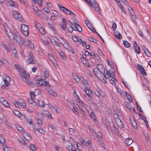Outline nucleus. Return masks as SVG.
<instances>
[{
  "label": "nucleus",
  "mask_w": 151,
  "mask_h": 151,
  "mask_svg": "<svg viewBox=\"0 0 151 151\" xmlns=\"http://www.w3.org/2000/svg\"><path fill=\"white\" fill-rule=\"evenodd\" d=\"M26 45H27L28 47L31 49H33L34 48V45L33 43L30 41L27 40L25 42Z\"/></svg>",
  "instance_id": "nucleus-19"
},
{
  "label": "nucleus",
  "mask_w": 151,
  "mask_h": 151,
  "mask_svg": "<svg viewBox=\"0 0 151 151\" xmlns=\"http://www.w3.org/2000/svg\"><path fill=\"white\" fill-rule=\"evenodd\" d=\"M123 44L127 47H130V44L129 42L126 41H123Z\"/></svg>",
  "instance_id": "nucleus-54"
},
{
  "label": "nucleus",
  "mask_w": 151,
  "mask_h": 151,
  "mask_svg": "<svg viewBox=\"0 0 151 151\" xmlns=\"http://www.w3.org/2000/svg\"><path fill=\"white\" fill-rule=\"evenodd\" d=\"M3 145V149L4 151H11V149L8 147L5 146V144Z\"/></svg>",
  "instance_id": "nucleus-52"
},
{
  "label": "nucleus",
  "mask_w": 151,
  "mask_h": 151,
  "mask_svg": "<svg viewBox=\"0 0 151 151\" xmlns=\"http://www.w3.org/2000/svg\"><path fill=\"white\" fill-rule=\"evenodd\" d=\"M76 145L77 148V151L79 150H82L83 147L80 144L77 143Z\"/></svg>",
  "instance_id": "nucleus-62"
},
{
  "label": "nucleus",
  "mask_w": 151,
  "mask_h": 151,
  "mask_svg": "<svg viewBox=\"0 0 151 151\" xmlns=\"http://www.w3.org/2000/svg\"><path fill=\"white\" fill-rule=\"evenodd\" d=\"M37 103L39 106L41 107L42 108H43L45 106V104L42 101H41L40 100V99H37Z\"/></svg>",
  "instance_id": "nucleus-28"
},
{
  "label": "nucleus",
  "mask_w": 151,
  "mask_h": 151,
  "mask_svg": "<svg viewBox=\"0 0 151 151\" xmlns=\"http://www.w3.org/2000/svg\"><path fill=\"white\" fill-rule=\"evenodd\" d=\"M58 7L60 9L61 11L64 12L66 14H70L72 15H74L75 14L73 12L70 11L66 8L62 6L61 4H58Z\"/></svg>",
  "instance_id": "nucleus-5"
},
{
  "label": "nucleus",
  "mask_w": 151,
  "mask_h": 151,
  "mask_svg": "<svg viewBox=\"0 0 151 151\" xmlns=\"http://www.w3.org/2000/svg\"><path fill=\"white\" fill-rule=\"evenodd\" d=\"M49 27L52 29L53 31L56 34V31L54 25L52 24H48Z\"/></svg>",
  "instance_id": "nucleus-41"
},
{
  "label": "nucleus",
  "mask_w": 151,
  "mask_h": 151,
  "mask_svg": "<svg viewBox=\"0 0 151 151\" xmlns=\"http://www.w3.org/2000/svg\"><path fill=\"white\" fill-rule=\"evenodd\" d=\"M73 95L74 96H75L76 99L78 101L80 100V99L79 98V96L77 95L76 92L75 90H74V91Z\"/></svg>",
  "instance_id": "nucleus-45"
},
{
  "label": "nucleus",
  "mask_w": 151,
  "mask_h": 151,
  "mask_svg": "<svg viewBox=\"0 0 151 151\" xmlns=\"http://www.w3.org/2000/svg\"><path fill=\"white\" fill-rule=\"evenodd\" d=\"M13 113L15 115L19 117H20L22 116L21 114L19 111H18L14 110L13 111Z\"/></svg>",
  "instance_id": "nucleus-42"
},
{
  "label": "nucleus",
  "mask_w": 151,
  "mask_h": 151,
  "mask_svg": "<svg viewBox=\"0 0 151 151\" xmlns=\"http://www.w3.org/2000/svg\"><path fill=\"white\" fill-rule=\"evenodd\" d=\"M51 41L52 43H53L54 45L58 47L59 46V44L57 42V41L54 39H51Z\"/></svg>",
  "instance_id": "nucleus-56"
},
{
  "label": "nucleus",
  "mask_w": 151,
  "mask_h": 151,
  "mask_svg": "<svg viewBox=\"0 0 151 151\" xmlns=\"http://www.w3.org/2000/svg\"><path fill=\"white\" fill-rule=\"evenodd\" d=\"M114 132L117 135H120V133L119 130L116 127H114Z\"/></svg>",
  "instance_id": "nucleus-59"
},
{
  "label": "nucleus",
  "mask_w": 151,
  "mask_h": 151,
  "mask_svg": "<svg viewBox=\"0 0 151 151\" xmlns=\"http://www.w3.org/2000/svg\"><path fill=\"white\" fill-rule=\"evenodd\" d=\"M4 26L5 32L11 40L14 41H16L18 42L22 40V39L21 38V37L19 33H16L14 34L7 26L5 27V24Z\"/></svg>",
  "instance_id": "nucleus-2"
},
{
  "label": "nucleus",
  "mask_w": 151,
  "mask_h": 151,
  "mask_svg": "<svg viewBox=\"0 0 151 151\" xmlns=\"http://www.w3.org/2000/svg\"><path fill=\"white\" fill-rule=\"evenodd\" d=\"M29 147L33 151H36L37 150L36 147L33 144L30 145Z\"/></svg>",
  "instance_id": "nucleus-39"
},
{
  "label": "nucleus",
  "mask_w": 151,
  "mask_h": 151,
  "mask_svg": "<svg viewBox=\"0 0 151 151\" xmlns=\"http://www.w3.org/2000/svg\"><path fill=\"white\" fill-rule=\"evenodd\" d=\"M0 142L2 145H4L6 143L4 139L1 134H0Z\"/></svg>",
  "instance_id": "nucleus-33"
},
{
  "label": "nucleus",
  "mask_w": 151,
  "mask_h": 151,
  "mask_svg": "<svg viewBox=\"0 0 151 151\" xmlns=\"http://www.w3.org/2000/svg\"><path fill=\"white\" fill-rule=\"evenodd\" d=\"M124 105H125L126 107L129 110H131L132 109L133 111H134V113H135V109L134 108H132V106L130 104L129 102H125L124 103Z\"/></svg>",
  "instance_id": "nucleus-25"
},
{
  "label": "nucleus",
  "mask_w": 151,
  "mask_h": 151,
  "mask_svg": "<svg viewBox=\"0 0 151 151\" xmlns=\"http://www.w3.org/2000/svg\"><path fill=\"white\" fill-rule=\"evenodd\" d=\"M2 121L5 124L7 125H9L8 123L7 122V119L6 117H4L1 119Z\"/></svg>",
  "instance_id": "nucleus-53"
},
{
  "label": "nucleus",
  "mask_w": 151,
  "mask_h": 151,
  "mask_svg": "<svg viewBox=\"0 0 151 151\" xmlns=\"http://www.w3.org/2000/svg\"><path fill=\"white\" fill-rule=\"evenodd\" d=\"M116 87L118 93H120L122 95H123L124 94L123 91H122L121 89L120 88H119V87L117 86H116Z\"/></svg>",
  "instance_id": "nucleus-49"
},
{
  "label": "nucleus",
  "mask_w": 151,
  "mask_h": 151,
  "mask_svg": "<svg viewBox=\"0 0 151 151\" xmlns=\"http://www.w3.org/2000/svg\"><path fill=\"white\" fill-rule=\"evenodd\" d=\"M3 79L4 81L5 84L4 86L2 87V89H3V87L7 86L9 85V83L11 81V79L10 77L8 76L5 74H3L2 76Z\"/></svg>",
  "instance_id": "nucleus-7"
},
{
  "label": "nucleus",
  "mask_w": 151,
  "mask_h": 151,
  "mask_svg": "<svg viewBox=\"0 0 151 151\" xmlns=\"http://www.w3.org/2000/svg\"><path fill=\"white\" fill-rule=\"evenodd\" d=\"M22 133L23 137L27 140L28 141H30L31 140V137L30 135L28 133L24 132Z\"/></svg>",
  "instance_id": "nucleus-20"
},
{
  "label": "nucleus",
  "mask_w": 151,
  "mask_h": 151,
  "mask_svg": "<svg viewBox=\"0 0 151 151\" xmlns=\"http://www.w3.org/2000/svg\"><path fill=\"white\" fill-rule=\"evenodd\" d=\"M74 24L78 31L79 32H81L82 31V29L80 26L76 23H75Z\"/></svg>",
  "instance_id": "nucleus-37"
},
{
  "label": "nucleus",
  "mask_w": 151,
  "mask_h": 151,
  "mask_svg": "<svg viewBox=\"0 0 151 151\" xmlns=\"http://www.w3.org/2000/svg\"><path fill=\"white\" fill-rule=\"evenodd\" d=\"M20 107L22 109H24L26 106V104L23 101L19 102Z\"/></svg>",
  "instance_id": "nucleus-51"
},
{
  "label": "nucleus",
  "mask_w": 151,
  "mask_h": 151,
  "mask_svg": "<svg viewBox=\"0 0 151 151\" xmlns=\"http://www.w3.org/2000/svg\"><path fill=\"white\" fill-rule=\"evenodd\" d=\"M13 14L16 19L20 22L22 21L23 18L22 15L18 11H14L13 12Z\"/></svg>",
  "instance_id": "nucleus-10"
},
{
  "label": "nucleus",
  "mask_w": 151,
  "mask_h": 151,
  "mask_svg": "<svg viewBox=\"0 0 151 151\" xmlns=\"http://www.w3.org/2000/svg\"><path fill=\"white\" fill-rule=\"evenodd\" d=\"M0 142L2 145H4L6 143L4 139L1 134H0Z\"/></svg>",
  "instance_id": "nucleus-35"
},
{
  "label": "nucleus",
  "mask_w": 151,
  "mask_h": 151,
  "mask_svg": "<svg viewBox=\"0 0 151 151\" xmlns=\"http://www.w3.org/2000/svg\"><path fill=\"white\" fill-rule=\"evenodd\" d=\"M103 68V66L102 64H99L97 65V68L99 70V71H100V72L102 71Z\"/></svg>",
  "instance_id": "nucleus-40"
},
{
  "label": "nucleus",
  "mask_w": 151,
  "mask_h": 151,
  "mask_svg": "<svg viewBox=\"0 0 151 151\" xmlns=\"http://www.w3.org/2000/svg\"><path fill=\"white\" fill-rule=\"evenodd\" d=\"M29 103L32 104L35 106H36L37 105V104L35 103L34 102L33 99H30L29 100Z\"/></svg>",
  "instance_id": "nucleus-64"
},
{
  "label": "nucleus",
  "mask_w": 151,
  "mask_h": 151,
  "mask_svg": "<svg viewBox=\"0 0 151 151\" xmlns=\"http://www.w3.org/2000/svg\"><path fill=\"white\" fill-rule=\"evenodd\" d=\"M64 46L65 48L67 49L68 51L70 52L72 54H74V51L73 50V49L68 43H65L64 44Z\"/></svg>",
  "instance_id": "nucleus-18"
},
{
  "label": "nucleus",
  "mask_w": 151,
  "mask_h": 151,
  "mask_svg": "<svg viewBox=\"0 0 151 151\" xmlns=\"http://www.w3.org/2000/svg\"><path fill=\"white\" fill-rule=\"evenodd\" d=\"M134 48L135 52L139 54L140 53V48L135 41L134 42Z\"/></svg>",
  "instance_id": "nucleus-15"
},
{
  "label": "nucleus",
  "mask_w": 151,
  "mask_h": 151,
  "mask_svg": "<svg viewBox=\"0 0 151 151\" xmlns=\"http://www.w3.org/2000/svg\"><path fill=\"white\" fill-rule=\"evenodd\" d=\"M85 91L89 97H91L92 96V92L91 90L88 88H85Z\"/></svg>",
  "instance_id": "nucleus-26"
},
{
  "label": "nucleus",
  "mask_w": 151,
  "mask_h": 151,
  "mask_svg": "<svg viewBox=\"0 0 151 151\" xmlns=\"http://www.w3.org/2000/svg\"><path fill=\"white\" fill-rule=\"evenodd\" d=\"M49 128L51 129L52 131L53 132H54L56 130V127L55 126H54L52 124H50L49 125Z\"/></svg>",
  "instance_id": "nucleus-61"
},
{
  "label": "nucleus",
  "mask_w": 151,
  "mask_h": 151,
  "mask_svg": "<svg viewBox=\"0 0 151 151\" xmlns=\"http://www.w3.org/2000/svg\"><path fill=\"white\" fill-rule=\"evenodd\" d=\"M91 2V6H92L98 14H100L101 12L99 10V7L96 1L95 0H92Z\"/></svg>",
  "instance_id": "nucleus-6"
},
{
  "label": "nucleus",
  "mask_w": 151,
  "mask_h": 151,
  "mask_svg": "<svg viewBox=\"0 0 151 151\" xmlns=\"http://www.w3.org/2000/svg\"><path fill=\"white\" fill-rule=\"evenodd\" d=\"M48 57L49 60L52 65L56 68L58 64L57 61L55 60L54 58L49 54H48Z\"/></svg>",
  "instance_id": "nucleus-11"
},
{
  "label": "nucleus",
  "mask_w": 151,
  "mask_h": 151,
  "mask_svg": "<svg viewBox=\"0 0 151 151\" xmlns=\"http://www.w3.org/2000/svg\"><path fill=\"white\" fill-rule=\"evenodd\" d=\"M18 140L21 144L25 146L26 145V143L24 139L21 138H19L18 139Z\"/></svg>",
  "instance_id": "nucleus-50"
},
{
  "label": "nucleus",
  "mask_w": 151,
  "mask_h": 151,
  "mask_svg": "<svg viewBox=\"0 0 151 151\" xmlns=\"http://www.w3.org/2000/svg\"><path fill=\"white\" fill-rule=\"evenodd\" d=\"M0 142L2 145H4L6 143L4 139L1 134H0Z\"/></svg>",
  "instance_id": "nucleus-34"
},
{
  "label": "nucleus",
  "mask_w": 151,
  "mask_h": 151,
  "mask_svg": "<svg viewBox=\"0 0 151 151\" xmlns=\"http://www.w3.org/2000/svg\"><path fill=\"white\" fill-rule=\"evenodd\" d=\"M44 114L50 119L52 120L53 119L51 113L47 111H44Z\"/></svg>",
  "instance_id": "nucleus-24"
},
{
  "label": "nucleus",
  "mask_w": 151,
  "mask_h": 151,
  "mask_svg": "<svg viewBox=\"0 0 151 151\" xmlns=\"http://www.w3.org/2000/svg\"><path fill=\"white\" fill-rule=\"evenodd\" d=\"M12 53L16 58H18V53L16 49H14L12 51Z\"/></svg>",
  "instance_id": "nucleus-55"
},
{
  "label": "nucleus",
  "mask_w": 151,
  "mask_h": 151,
  "mask_svg": "<svg viewBox=\"0 0 151 151\" xmlns=\"http://www.w3.org/2000/svg\"><path fill=\"white\" fill-rule=\"evenodd\" d=\"M37 86H47V87H50L51 86L49 84L48 81H44V80H40L36 83Z\"/></svg>",
  "instance_id": "nucleus-8"
},
{
  "label": "nucleus",
  "mask_w": 151,
  "mask_h": 151,
  "mask_svg": "<svg viewBox=\"0 0 151 151\" xmlns=\"http://www.w3.org/2000/svg\"><path fill=\"white\" fill-rule=\"evenodd\" d=\"M95 94L98 98H101L106 97V94L104 92L99 88H97L95 91Z\"/></svg>",
  "instance_id": "nucleus-3"
},
{
  "label": "nucleus",
  "mask_w": 151,
  "mask_h": 151,
  "mask_svg": "<svg viewBox=\"0 0 151 151\" xmlns=\"http://www.w3.org/2000/svg\"><path fill=\"white\" fill-rule=\"evenodd\" d=\"M0 102L3 106L6 107H9V104L7 101L4 98H0Z\"/></svg>",
  "instance_id": "nucleus-17"
},
{
  "label": "nucleus",
  "mask_w": 151,
  "mask_h": 151,
  "mask_svg": "<svg viewBox=\"0 0 151 151\" xmlns=\"http://www.w3.org/2000/svg\"><path fill=\"white\" fill-rule=\"evenodd\" d=\"M25 41H24V40L23 39H22V40L20 41L19 42H18L19 43L20 46L22 49H24L25 48V45L24 44V42Z\"/></svg>",
  "instance_id": "nucleus-29"
},
{
  "label": "nucleus",
  "mask_w": 151,
  "mask_h": 151,
  "mask_svg": "<svg viewBox=\"0 0 151 151\" xmlns=\"http://www.w3.org/2000/svg\"><path fill=\"white\" fill-rule=\"evenodd\" d=\"M6 4L7 5L9 6L15 8H17L18 7L17 3L12 0H10L7 1Z\"/></svg>",
  "instance_id": "nucleus-12"
},
{
  "label": "nucleus",
  "mask_w": 151,
  "mask_h": 151,
  "mask_svg": "<svg viewBox=\"0 0 151 151\" xmlns=\"http://www.w3.org/2000/svg\"><path fill=\"white\" fill-rule=\"evenodd\" d=\"M16 127L17 129L20 132H21L22 133L24 132L23 130V129L22 127L19 124H16Z\"/></svg>",
  "instance_id": "nucleus-30"
},
{
  "label": "nucleus",
  "mask_w": 151,
  "mask_h": 151,
  "mask_svg": "<svg viewBox=\"0 0 151 151\" xmlns=\"http://www.w3.org/2000/svg\"><path fill=\"white\" fill-rule=\"evenodd\" d=\"M42 72L43 73V74L44 75L45 77V78L47 77L48 76V73L46 69H42Z\"/></svg>",
  "instance_id": "nucleus-38"
},
{
  "label": "nucleus",
  "mask_w": 151,
  "mask_h": 151,
  "mask_svg": "<svg viewBox=\"0 0 151 151\" xmlns=\"http://www.w3.org/2000/svg\"><path fill=\"white\" fill-rule=\"evenodd\" d=\"M128 9L131 16L134 18L136 17L134 15V13L131 7H128Z\"/></svg>",
  "instance_id": "nucleus-36"
},
{
  "label": "nucleus",
  "mask_w": 151,
  "mask_h": 151,
  "mask_svg": "<svg viewBox=\"0 0 151 151\" xmlns=\"http://www.w3.org/2000/svg\"><path fill=\"white\" fill-rule=\"evenodd\" d=\"M38 30L40 32L42 35H44L46 32L45 30L42 27L39 29Z\"/></svg>",
  "instance_id": "nucleus-43"
},
{
  "label": "nucleus",
  "mask_w": 151,
  "mask_h": 151,
  "mask_svg": "<svg viewBox=\"0 0 151 151\" xmlns=\"http://www.w3.org/2000/svg\"><path fill=\"white\" fill-rule=\"evenodd\" d=\"M36 130L41 134H43L44 133L43 129L42 127H40L37 128Z\"/></svg>",
  "instance_id": "nucleus-60"
},
{
  "label": "nucleus",
  "mask_w": 151,
  "mask_h": 151,
  "mask_svg": "<svg viewBox=\"0 0 151 151\" xmlns=\"http://www.w3.org/2000/svg\"><path fill=\"white\" fill-rule=\"evenodd\" d=\"M67 148L69 151H76L77 150L70 142L68 144V146L67 147Z\"/></svg>",
  "instance_id": "nucleus-21"
},
{
  "label": "nucleus",
  "mask_w": 151,
  "mask_h": 151,
  "mask_svg": "<svg viewBox=\"0 0 151 151\" xmlns=\"http://www.w3.org/2000/svg\"><path fill=\"white\" fill-rule=\"evenodd\" d=\"M2 45L4 47V49L8 52L9 51V50L8 47V46L6 44L4 43H2Z\"/></svg>",
  "instance_id": "nucleus-58"
},
{
  "label": "nucleus",
  "mask_w": 151,
  "mask_h": 151,
  "mask_svg": "<svg viewBox=\"0 0 151 151\" xmlns=\"http://www.w3.org/2000/svg\"><path fill=\"white\" fill-rule=\"evenodd\" d=\"M103 74L102 73V71L100 72V71H99L98 72H97V73H96V77H97L98 78H99L100 77H101L103 76Z\"/></svg>",
  "instance_id": "nucleus-57"
},
{
  "label": "nucleus",
  "mask_w": 151,
  "mask_h": 151,
  "mask_svg": "<svg viewBox=\"0 0 151 151\" xmlns=\"http://www.w3.org/2000/svg\"><path fill=\"white\" fill-rule=\"evenodd\" d=\"M104 75L106 79H109L110 77H112L108 71L106 70H104Z\"/></svg>",
  "instance_id": "nucleus-23"
},
{
  "label": "nucleus",
  "mask_w": 151,
  "mask_h": 151,
  "mask_svg": "<svg viewBox=\"0 0 151 151\" xmlns=\"http://www.w3.org/2000/svg\"><path fill=\"white\" fill-rule=\"evenodd\" d=\"M109 81L111 84L114 85H115L116 80L115 79H114L112 77H111L109 79Z\"/></svg>",
  "instance_id": "nucleus-32"
},
{
  "label": "nucleus",
  "mask_w": 151,
  "mask_h": 151,
  "mask_svg": "<svg viewBox=\"0 0 151 151\" xmlns=\"http://www.w3.org/2000/svg\"><path fill=\"white\" fill-rule=\"evenodd\" d=\"M87 111H88L90 116L94 122H96L97 121V120L95 113L91 109L90 107H89V106H87Z\"/></svg>",
  "instance_id": "nucleus-9"
},
{
  "label": "nucleus",
  "mask_w": 151,
  "mask_h": 151,
  "mask_svg": "<svg viewBox=\"0 0 151 151\" xmlns=\"http://www.w3.org/2000/svg\"><path fill=\"white\" fill-rule=\"evenodd\" d=\"M85 23L89 29L91 28L92 27V24L91 23L89 22L88 21L85 20Z\"/></svg>",
  "instance_id": "nucleus-44"
},
{
  "label": "nucleus",
  "mask_w": 151,
  "mask_h": 151,
  "mask_svg": "<svg viewBox=\"0 0 151 151\" xmlns=\"http://www.w3.org/2000/svg\"><path fill=\"white\" fill-rule=\"evenodd\" d=\"M114 35L116 38L118 39H121L122 37L120 33L116 32H114Z\"/></svg>",
  "instance_id": "nucleus-47"
},
{
  "label": "nucleus",
  "mask_w": 151,
  "mask_h": 151,
  "mask_svg": "<svg viewBox=\"0 0 151 151\" xmlns=\"http://www.w3.org/2000/svg\"><path fill=\"white\" fill-rule=\"evenodd\" d=\"M50 87H47L46 88V90L52 96L55 97L57 96V94L52 89H50Z\"/></svg>",
  "instance_id": "nucleus-16"
},
{
  "label": "nucleus",
  "mask_w": 151,
  "mask_h": 151,
  "mask_svg": "<svg viewBox=\"0 0 151 151\" xmlns=\"http://www.w3.org/2000/svg\"><path fill=\"white\" fill-rule=\"evenodd\" d=\"M21 30L23 35L25 36H27L29 35L28 27L27 25L24 24H22Z\"/></svg>",
  "instance_id": "nucleus-4"
},
{
  "label": "nucleus",
  "mask_w": 151,
  "mask_h": 151,
  "mask_svg": "<svg viewBox=\"0 0 151 151\" xmlns=\"http://www.w3.org/2000/svg\"><path fill=\"white\" fill-rule=\"evenodd\" d=\"M28 62L29 63H35L36 62V60L33 58L32 53L30 52L29 53Z\"/></svg>",
  "instance_id": "nucleus-13"
},
{
  "label": "nucleus",
  "mask_w": 151,
  "mask_h": 151,
  "mask_svg": "<svg viewBox=\"0 0 151 151\" xmlns=\"http://www.w3.org/2000/svg\"><path fill=\"white\" fill-rule=\"evenodd\" d=\"M133 142V140L130 138L127 139L125 140V143L127 146H129L131 145Z\"/></svg>",
  "instance_id": "nucleus-27"
},
{
  "label": "nucleus",
  "mask_w": 151,
  "mask_h": 151,
  "mask_svg": "<svg viewBox=\"0 0 151 151\" xmlns=\"http://www.w3.org/2000/svg\"><path fill=\"white\" fill-rule=\"evenodd\" d=\"M81 81L85 87H87L88 86V83L86 79H84L83 77H81Z\"/></svg>",
  "instance_id": "nucleus-31"
},
{
  "label": "nucleus",
  "mask_w": 151,
  "mask_h": 151,
  "mask_svg": "<svg viewBox=\"0 0 151 151\" xmlns=\"http://www.w3.org/2000/svg\"><path fill=\"white\" fill-rule=\"evenodd\" d=\"M35 26L37 28L38 30L40 28H41L42 27V26L41 25V24L35 21Z\"/></svg>",
  "instance_id": "nucleus-48"
},
{
  "label": "nucleus",
  "mask_w": 151,
  "mask_h": 151,
  "mask_svg": "<svg viewBox=\"0 0 151 151\" xmlns=\"http://www.w3.org/2000/svg\"><path fill=\"white\" fill-rule=\"evenodd\" d=\"M118 117H116L115 121L116 124L117 125L121 128H122L124 127L123 123L121 120L119 118V116L117 115Z\"/></svg>",
  "instance_id": "nucleus-14"
},
{
  "label": "nucleus",
  "mask_w": 151,
  "mask_h": 151,
  "mask_svg": "<svg viewBox=\"0 0 151 151\" xmlns=\"http://www.w3.org/2000/svg\"><path fill=\"white\" fill-rule=\"evenodd\" d=\"M78 102L81 104V106L82 107L85 108L87 110V106H88V105H86L82 101H81V100H80Z\"/></svg>",
  "instance_id": "nucleus-46"
},
{
  "label": "nucleus",
  "mask_w": 151,
  "mask_h": 151,
  "mask_svg": "<svg viewBox=\"0 0 151 151\" xmlns=\"http://www.w3.org/2000/svg\"><path fill=\"white\" fill-rule=\"evenodd\" d=\"M37 116L41 118H43L44 117V116L42 113L40 112H37L36 114Z\"/></svg>",
  "instance_id": "nucleus-63"
},
{
  "label": "nucleus",
  "mask_w": 151,
  "mask_h": 151,
  "mask_svg": "<svg viewBox=\"0 0 151 151\" xmlns=\"http://www.w3.org/2000/svg\"><path fill=\"white\" fill-rule=\"evenodd\" d=\"M14 67L15 68L17 69L21 77H22V79L25 83H27V84L30 87L33 86V84L31 81H28L27 80L29 78V76L27 75L25 73L24 70L21 66H19L15 64Z\"/></svg>",
  "instance_id": "nucleus-1"
},
{
  "label": "nucleus",
  "mask_w": 151,
  "mask_h": 151,
  "mask_svg": "<svg viewBox=\"0 0 151 151\" xmlns=\"http://www.w3.org/2000/svg\"><path fill=\"white\" fill-rule=\"evenodd\" d=\"M88 129L92 135L95 138H96L97 137V134L94 131L91 125H89L88 126Z\"/></svg>",
  "instance_id": "nucleus-22"
}]
</instances>
